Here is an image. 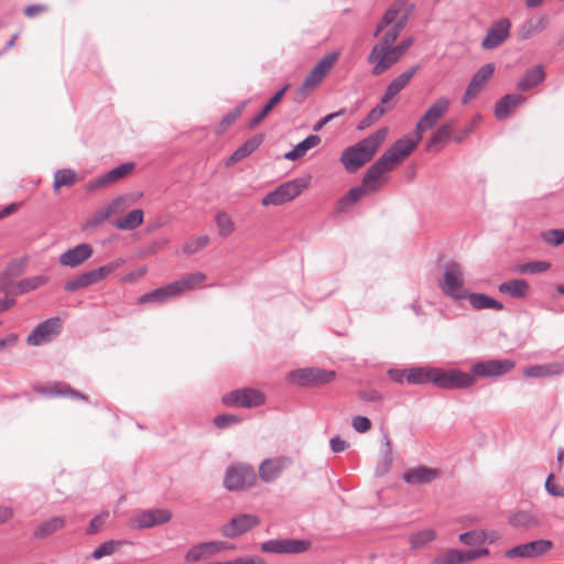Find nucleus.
I'll return each instance as SVG.
<instances>
[{"mask_svg":"<svg viewBox=\"0 0 564 564\" xmlns=\"http://www.w3.org/2000/svg\"><path fill=\"white\" fill-rule=\"evenodd\" d=\"M415 142L403 138L399 139L388 149L366 172L360 186L351 188L337 204L338 212L343 213L354 206L360 198L379 189L383 175L395 169L413 150Z\"/></svg>","mask_w":564,"mask_h":564,"instance_id":"1","label":"nucleus"},{"mask_svg":"<svg viewBox=\"0 0 564 564\" xmlns=\"http://www.w3.org/2000/svg\"><path fill=\"white\" fill-rule=\"evenodd\" d=\"M387 135L388 128H381L356 144L345 149L341 153L340 162L346 171L354 173L369 162Z\"/></svg>","mask_w":564,"mask_h":564,"instance_id":"2","label":"nucleus"},{"mask_svg":"<svg viewBox=\"0 0 564 564\" xmlns=\"http://www.w3.org/2000/svg\"><path fill=\"white\" fill-rule=\"evenodd\" d=\"M411 11L412 7L406 0H395L376 28L375 36H379L382 33L378 43L393 46L401 31L406 25Z\"/></svg>","mask_w":564,"mask_h":564,"instance_id":"3","label":"nucleus"},{"mask_svg":"<svg viewBox=\"0 0 564 564\" xmlns=\"http://www.w3.org/2000/svg\"><path fill=\"white\" fill-rule=\"evenodd\" d=\"M223 482L229 491H243L256 485L257 475L251 465L235 463L227 467Z\"/></svg>","mask_w":564,"mask_h":564,"instance_id":"4","label":"nucleus"},{"mask_svg":"<svg viewBox=\"0 0 564 564\" xmlns=\"http://www.w3.org/2000/svg\"><path fill=\"white\" fill-rule=\"evenodd\" d=\"M221 401L230 408L251 409L262 405L265 402V395L258 389L240 388L224 394Z\"/></svg>","mask_w":564,"mask_h":564,"instance_id":"5","label":"nucleus"},{"mask_svg":"<svg viewBox=\"0 0 564 564\" xmlns=\"http://www.w3.org/2000/svg\"><path fill=\"white\" fill-rule=\"evenodd\" d=\"M464 272L462 267L456 262L447 263L444 268L443 279L440 282L442 291L456 300L466 297L464 290Z\"/></svg>","mask_w":564,"mask_h":564,"instance_id":"6","label":"nucleus"},{"mask_svg":"<svg viewBox=\"0 0 564 564\" xmlns=\"http://www.w3.org/2000/svg\"><path fill=\"white\" fill-rule=\"evenodd\" d=\"M307 186V181L303 178H294L292 181H288L276 187L274 191L270 192L262 198L263 206H280L283 205L295 197H297L301 192Z\"/></svg>","mask_w":564,"mask_h":564,"instance_id":"7","label":"nucleus"},{"mask_svg":"<svg viewBox=\"0 0 564 564\" xmlns=\"http://www.w3.org/2000/svg\"><path fill=\"white\" fill-rule=\"evenodd\" d=\"M476 379L459 369L444 370L436 368L434 386L444 390L466 389L474 386Z\"/></svg>","mask_w":564,"mask_h":564,"instance_id":"8","label":"nucleus"},{"mask_svg":"<svg viewBox=\"0 0 564 564\" xmlns=\"http://www.w3.org/2000/svg\"><path fill=\"white\" fill-rule=\"evenodd\" d=\"M400 59L393 46L381 43H377L367 57L368 63L372 65L371 74L373 76L383 74Z\"/></svg>","mask_w":564,"mask_h":564,"instance_id":"9","label":"nucleus"},{"mask_svg":"<svg viewBox=\"0 0 564 564\" xmlns=\"http://www.w3.org/2000/svg\"><path fill=\"white\" fill-rule=\"evenodd\" d=\"M451 106V100L447 97L437 98L430 108L425 111L422 118L417 121L415 131L417 134V140L414 141L415 145L422 139L423 132L431 130L441 118L447 112Z\"/></svg>","mask_w":564,"mask_h":564,"instance_id":"10","label":"nucleus"},{"mask_svg":"<svg viewBox=\"0 0 564 564\" xmlns=\"http://www.w3.org/2000/svg\"><path fill=\"white\" fill-rule=\"evenodd\" d=\"M235 550V545L226 541H209L202 542L192 546L185 553V561L187 563H196L202 560H207L218 553Z\"/></svg>","mask_w":564,"mask_h":564,"instance_id":"11","label":"nucleus"},{"mask_svg":"<svg viewBox=\"0 0 564 564\" xmlns=\"http://www.w3.org/2000/svg\"><path fill=\"white\" fill-rule=\"evenodd\" d=\"M260 524V518L252 513H240L221 525L220 533L228 539L238 538Z\"/></svg>","mask_w":564,"mask_h":564,"instance_id":"12","label":"nucleus"},{"mask_svg":"<svg viewBox=\"0 0 564 564\" xmlns=\"http://www.w3.org/2000/svg\"><path fill=\"white\" fill-rule=\"evenodd\" d=\"M291 377L303 387H319L332 382L336 377V372L322 368H304L293 371Z\"/></svg>","mask_w":564,"mask_h":564,"instance_id":"13","label":"nucleus"},{"mask_svg":"<svg viewBox=\"0 0 564 564\" xmlns=\"http://www.w3.org/2000/svg\"><path fill=\"white\" fill-rule=\"evenodd\" d=\"M172 512L169 509H148L135 513L129 521L132 529H149L169 522Z\"/></svg>","mask_w":564,"mask_h":564,"instance_id":"14","label":"nucleus"},{"mask_svg":"<svg viewBox=\"0 0 564 564\" xmlns=\"http://www.w3.org/2000/svg\"><path fill=\"white\" fill-rule=\"evenodd\" d=\"M514 366L516 362L510 359H489L474 364L470 375L474 378L500 377L511 371Z\"/></svg>","mask_w":564,"mask_h":564,"instance_id":"15","label":"nucleus"},{"mask_svg":"<svg viewBox=\"0 0 564 564\" xmlns=\"http://www.w3.org/2000/svg\"><path fill=\"white\" fill-rule=\"evenodd\" d=\"M292 458L285 455L265 458L259 465V478L267 484L273 482L292 465Z\"/></svg>","mask_w":564,"mask_h":564,"instance_id":"16","label":"nucleus"},{"mask_svg":"<svg viewBox=\"0 0 564 564\" xmlns=\"http://www.w3.org/2000/svg\"><path fill=\"white\" fill-rule=\"evenodd\" d=\"M310 545V542L305 540L275 539L262 543L261 551L278 554H299L307 551Z\"/></svg>","mask_w":564,"mask_h":564,"instance_id":"17","label":"nucleus"},{"mask_svg":"<svg viewBox=\"0 0 564 564\" xmlns=\"http://www.w3.org/2000/svg\"><path fill=\"white\" fill-rule=\"evenodd\" d=\"M62 323L58 317H53L39 324L28 336L26 343L31 346H39L52 340L61 332Z\"/></svg>","mask_w":564,"mask_h":564,"instance_id":"18","label":"nucleus"},{"mask_svg":"<svg viewBox=\"0 0 564 564\" xmlns=\"http://www.w3.org/2000/svg\"><path fill=\"white\" fill-rule=\"evenodd\" d=\"M511 22L503 18L491 24L481 42L484 50H494L502 45L510 36Z\"/></svg>","mask_w":564,"mask_h":564,"instance_id":"19","label":"nucleus"},{"mask_svg":"<svg viewBox=\"0 0 564 564\" xmlns=\"http://www.w3.org/2000/svg\"><path fill=\"white\" fill-rule=\"evenodd\" d=\"M553 547L550 540H535L517 545L506 552L508 557L534 558L547 553Z\"/></svg>","mask_w":564,"mask_h":564,"instance_id":"20","label":"nucleus"},{"mask_svg":"<svg viewBox=\"0 0 564 564\" xmlns=\"http://www.w3.org/2000/svg\"><path fill=\"white\" fill-rule=\"evenodd\" d=\"M133 169H134V163H132V162L123 163V164L110 170L106 174L90 181L87 185V189L93 192V191H97L99 188L107 187L110 184H113V183L120 181L121 178L126 177L127 175H129L133 171Z\"/></svg>","mask_w":564,"mask_h":564,"instance_id":"21","label":"nucleus"},{"mask_svg":"<svg viewBox=\"0 0 564 564\" xmlns=\"http://www.w3.org/2000/svg\"><path fill=\"white\" fill-rule=\"evenodd\" d=\"M495 72V65L492 63L485 64L481 66L476 74L473 76L467 89L463 96L462 102L465 105L474 99L480 90L484 88L486 83L491 78Z\"/></svg>","mask_w":564,"mask_h":564,"instance_id":"22","label":"nucleus"},{"mask_svg":"<svg viewBox=\"0 0 564 564\" xmlns=\"http://www.w3.org/2000/svg\"><path fill=\"white\" fill-rule=\"evenodd\" d=\"M338 59L337 53H329L326 56H324L308 73L306 78L304 79L305 86H311L313 89H315L326 77V75L329 73V70L333 68L335 63Z\"/></svg>","mask_w":564,"mask_h":564,"instance_id":"23","label":"nucleus"},{"mask_svg":"<svg viewBox=\"0 0 564 564\" xmlns=\"http://www.w3.org/2000/svg\"><path fill=\"white\" fill-rule=\"evenodd\" d=\"M93 247L89 243H80L59 256V263L64 267L76 268L86 262L93 256Z\"/></svg>","mask_w":564,"mask_h":564,"instance_id":"24","label":"nucleus"},{"mask_svg":"<svg viewBox=\"0 0 564 564\" xmlns=\"http://www.w3.org/2000/svg\"><path fill=\"white\" fill-rule=\"evenodd\" d=\"M441 476V470L426 466H417L403 474V480L412 486H422L430 484Z\"/></svg>","mask_w":564,"mask_h":564,"instance_id":"25","label":"nucleus"},{"mask_svg":"<svg viewBox=\"0 0 564 564\" xmlns=\"http://www.w3.org/2000/svg\"><path fill=\"white\" fill-rule=\"evenodd\" d=\"M420 66L415 65L409 68L408 70L400 74L397 78H394L387 87L384 95L381 98L382 104H388L392 100L411 80V78L416 74Z\"/></svg>","mask_w":564,"mask_h":564,"instance_id":"26","label":"nucleus"},{"mask_svg":"<svg viewBox=\"0 0 564 564\" xmlns=\"http://www.w3.org/2000/svg\"><path fill=\"white\" fill-rule=\"evenodd\" d=\"M525 97L518 94H509L500 98L495 108V117L498 120H506L512 111L525 102Z\"/></svg>","mask_w":564,"mask_h":564,"instance_id":"27","label":"nucleus"},{"mask_svg":"<svg viewBox=\"0 0 564 564\" xmlns=\"http://www.w3.org/2000/svg\"><path fill=\"white\" fill-rule=\"evenodd\" d=\"M564 373V362H550L543 365H533L523 369V375L529 378H549Z\"/></svg>","mask_w":564,"mask_h":564,"instance_id":"28","label":"nucleus"},{"mask_svg":"<svg viewBox=\"0 0 564 564\" xmlns=\"http://www.w3.org/2000/svg\"><path fill=\"white\" fill-rule=\"evenodd\" d=\"M176 296V291L174 289L173 283L171 282L164 286L158 288L151 292L141 295L138 300V303H163Z\"/></svg>","mask_w":564,"mask_h":564,"instance_id":"29","label":"nucleus"},{"mask_svg":"<svg viewBox=\"0 0 564 564\" xmlns=\"http://www.w3.org/2000/svg\"><path fill=\"white\" fill-rule=\"evenodd\" d=\"M207 279V275L203 272H194L189 273L185 276H183L180 280L173 281L174 289L176 291L177 296L182 295L183 293L193 291L197 288H199L203 282H205Z\"/></svg>","mask_w":564,"mask_h":564,"instance_id":"30","label":"nucleus"},{"mask_svg":"<svg viewBox=\"0 0 564 564\" xmlns=\"http://www.w3.org/2000/svg\"><path fill=\"white\" fill-rule=\"evenodd\" d=\"M263 142V135L257 134L241 144L227 160L226 165H232L256 151Z\"/></svg>","mask_w":564,"mask_h":564,"instance_id":"31","label":"nucleus"},{"mask_svg":"<svg viewBox=\"0 0 564 564\" xmlns=\"http://www.w3.org/2000/svg\"><path fill=\"white\" fill-rule=\"evenodd\" d=\"M545 79L543 66L536 65L527 70L523 77L518 82V89L522 93L529 91L540 85Z\"/></svg>","mask_w":564,"mask_h":564,"instance_id":"32","label":"nucleus"},{"mask_svg":"<svg viewBox=\"0 0 564 564\" xmlns=\"http://www.w3.org/2000/svg\"><path fill=\"white\" fill-rule=\"evenodd\" d=\"M436 368L433 367H413L408 369L406 382L410 384L433 383Z\"/></svg>","mask_w":564,"mask_h":564,"instance_id":"33","label":"nucleus"},{"mask_svg":"<svg viewBox=\"0 0 564 564\" xmlns=\"http://www.w3.org/2000/svg\"><path fill=\"white\" fill-rule=\"evenodd\" d=\"M529 283L522 279H514L502 282L498 286V291L502 294H508L514 299L525 297L529 292Z\"/></svg>","mask_w":564,"mask_h":564,"instance_id":"34","label":"nucleus"},{"mask_svg":"<svg viewBox=\"0 0 564 564\" xmlns=\"http://www.w3.org/2000/svg\"><path fill=\"white\" fill-rule=\"evenodd\" d=\"M469 302V304L475 310H495V311H501L503 308V305L501 302L495 300L494 297H490L482 293H466V297Z\"/></svg>","mask_w":564,"mask_h":564,"instance_id":"35","label":"nucleus"},{"mask_svg":"<svg viewBox=\"0 0 564 564\" xmlns=\"http://www.w3.org/2000/svg\"><path fill=\"white\" fill-rule=\"evenodd\" d=\"M453 122L442 124L431 137L427 149L430 151H438L445 143H447L453 134Z\"/></svg>","mask_w":564,"mask_h":564,"instance_id":"36","label":"nucleus"},{"mask_svg":"<svg viewBox=\"0 0 564 564\" xmlns=\"http://www.w3.org/2000/svg\"><path fill=\"white\" fill-rule=\"evenodd\" d=\"M321 143V138L316 134H311L302 142L296 144L293 150L286 152L284 158L290 161H295L303 158L306 152Z\"/></svg>","mask_w":564,"mask_h":564,"instance_id":"37","label":"nucleus"},{"mask_svg":"<svg viewBox=\"0 0 564 564\" xmlns=\"http://www.w3.org/2000/svg\"><path fill=\"white\" fill-rule=\"evenodd\" d=\"M65 518L64 517H53L52 519L42 522L37 525V528L34 530L33 535L35 539H45L56 531L61 530L65 525Z\"/></svg>","mask_w":564,"mask_h":564,"instance_id":"38","label":"nucleus"},{"mask_svg":"<svg viewBox=\"0 0 564 564\" xmlns=\"http://www.w3.org/2000/svg\"><path fill=\"white\" fill-rule=\"evenodd\" d=\"M144 213L142 209H134L115 221V226L120 230H133L143 223Z\"/></svg>","mask_w":564,"mask_h":564,"instance_id":"39","label":"nucleus"},{"mask_svg":"<svg viewBox=\"0 0 564 564\" xmlns=\"http://www.w3.org/2000/svg\"><path fill=\"white\" fill-rule=\"evenodd\" d=\"M509 523L519 529H529L539 524V519L530 511H517L509 517Z\"/></svg>","mask_w":564,"mask_h":564,"instance_id":"40","label":"nucleus"},{"mask_svg":"<svg viewBox=\"0 0 564 564\" xmlns=\"http://www.w3.org/2000/svg\"><path fill=\"white\" fill-rule=\"evenodd\" d=\"M47 282V278L44 275H36L28 279H23L17 282L13 286L14 294H24L30 291L37 289L39 286L45 284Z\"/></svg>","mask_w":564,"mask_h":564,"instance_id":"41","label":"nucleus"},{"mask_svg":"<svg viewBox=\"0 0 564 564\" xmlns=\"http://www.w3.org/2000/svg\"><path fill=\"white\" fill-rule=\"evenodd\" d=\"M40 392L48 395H69L75 399L87 401V397L85 394L72 389L69 386L65 383H55L48 389H41Z\"/></svg>","mask_w":564,"mask_h":564,"instance_id":"42","label":"nucleus"},{"mask_svg":"<svg viewBox=\"0 0 564 564\" xmlns=\"http://www.w3.org/2000/svg\"><path fill=\"white\" fill-rule=\"evenodd\" d=\"M95 283H96V281H95V278H94L93 272L90 270V271L84 272V273L75 276L74 279L68 280L65 283L64 289L67 292H75V291H78L80 289H85V288H87L89 285H93Z\"/></svg>","mask_w":564,"mask_h":564,"instance_id":"43","label":"nucleus"},{"mask_svg":"<svg viewBox=\"0 0 564 564\" xmlns=\"http://www.w3.org/2000/svg\"><path fill=\"white\" fill-rule=\"evenodd\" d=\"M215 223L217 226L218 235L228 237L234 234L236 226L231 217L224 210H218L215 215Z\"/></svg>","mask_w":564,"mask_h":564,"instance_id":"44","label":"nucleus"},{"mask_svg":"<svg viewBox=\"0 0 564 564\" xmlns=\"http://www.w3.org/2000/svg\"><path fill=\"white\" fill-rule=\"evenodd\" d=\"M248 101L245 100L240 102L236 108L230 110L220 121L218 127L216 128V133H224L243 112Z\"/></svg>","mask_w":564,"mask_h":564,"instance_id":"45","label":"nucleus"},{"mask_svg":"<svg viewBox=\"0 0 564 564\" xmlns=\"http://www.w3.org/2000/svg\"><path fill=\"white\" fill-rule=\"evenodd\" d=\"M76 181L77 174L73 170H58L54 175V191H58L63 186H72Z\"/></svg>","mask_w":564,"mask_h":564,"instance_id":"46","label":"nucleus"},{"mask_svg":"<svg viewBox=\"0 0 564 564\" xmlns=\"http://www.w3.org/2000/svg\"><path fill=\"white\" fill-rule=\"evenodd\" d=\"M209 243V237L207 235L191 237L183 246V252L186 256H192Z\"/></svg>","mask_w":564,"mask_h":564,"instance_id":"47","label":"nucleus"},{"mask_svg":"<svg viewBox=\"0 0 564 564\" xmlns=\"http://www.w3.org/2000/svg\"><path fill=\"white\" fill-rule=\"evenodd\" d=\"M462 551L449 549L434 557L433 564H462Z\"/></svg>","mask_w":564,"mask_h":564,"instance_id":"48","label":"nucleus"},{"mask_svg":"<svg viewBox=\"0 0 564 564\" xmlns=\"http://www.w3.org/2000/svg\"><path fill=\"white\" fill-rule=\"evenodd\" d=\"M435 538V532L432 529H425L413 533L409 541L413 549H420L429 544Z\"/></svg>","mask_w":564,"mask_h":564,"instance_id":"49","label":"nucleus"},{"mask_svg":"<svg viewBox=\"0 0 564 564\" xmlns=\"http://www.w3.org/2000/svg\"><path fill=\"white\" fill-rule=\"evenodd\" d=\"M123 264L122 259H117L112 262H109L102 267H99L97 269L91 270L93 275L95 278L96 283L106 279L109 274L115 272L117 269H119Z\"/></svg>","mask_w":564,"mask_h":564,"instance_id":"50","label":"nucleus"},{"mask_svg":"<svg viewBox=\"0 0 564 564\" xmlns=\"http://www.w3.org/2000/svg\"><path fill=\"white\" fill-rule=\"evenodd\" d=\"M122 542L109 540L104 543H101L98 547L95 549L93 552V557L95 560H100L104 556H109L116 552L119 545H121Z\"/></svg>","mask_w":564,"mask_h":564,"instance_id":"51","label":"nucleus"},{"mask_svg":"<svg viewBox=\"0 0 564 564\" xmlns=\"http://www.w3.org/2000/svg\"><path fill=\"white\" fill-rule=\"evenodd\" d=\"M550 267H551V264L546 261H534V262H529V263H523V264L518 265L516 271L521 274H525V273L534 274V273L544 272Z\"/></svg>","mask_w":564,"mask_h":564,"instance_id":"52","label":"nucleus"},{"mask_svg":"<svg viewBox=\"0 0 564 564\" xmlns=\"http://www.w3.org/2000/svg\"><path fill=\"white\" fill-rule=\"evenodd\" d=\"M542 239L550 246L558 247L564 243V229H551L542 234Z\"/></svg>","mask_w":564,"mask_h":564,"instance_id":"53","label":"nucleus"},{"mask_svg":"<svg viewBox=\"0 0 564 564\" xmlns=\"http://www.w3.org/2000/svg\"><path fill=\"white\" fill-rule=\"evenodd\" d=\"M386 110L381 106L375 107L358 124L359 130H364L370 127L372 123L378 121L383 115Z\"/></svg>","mask_w":564,"mask_h":564,"instance_id":"54","label":"nucleus"},{"mask_svg":"<svg viewBox=\"0 0 564 564\" xmlns=\"http://www.w3.org/2000/svg\"><path fill=\"white\" fill-rule=\"evenodd\" d=\"M486 539V533L484 531H469L459 535V541L467 545L484 543Z\"/></svg>","mask_w":564,"mask_h":564,"instance_id":"55","label":"nucleus"},{"mask_svg":"<svg viewBox=\"0 0 564 564\" xmlns=\"http://www.w3.org/2000/svg\"><path fill=\"white\" fill-rule=\"evenodd\" d=\"M109 217L110 216L107 213L106 208H100L87 218L85 227L87 229L96 228L104 224Z\"/></svg>","mask_w":564,"mask_h":564,"instance_id":"56","label":"nucleus"},{"mask_svg":"<svg viewBox=\"0 0 564 564\" xmlns=\"http://www.w3.org/2000/svg\"><path fill=\"white\" fill-rule=\"evenodd\" d=\"M289 88L290 85H285L279 91H276L260 110V112L267 117L270 111L281 101Z\"/></svg>","mask_w":564,"mask_h":564,"instance_id":"57","label":"nucleus"},{"mask_svg":"<svg viewBox=\"0 0 564 564\" xmlns=\"http://www.w3.org/2000/svg\"><path fill=\"white\" fill-rule=\"evenodd\" d=\"M240 422V417L235 414H220L215 416L214 424L218 429H225L232 424H237Z\"/></svg>","mask_w":564,"mask_h":564,"instance_id":"58","label":"nucleus"},{"mask_svg":"<svg viewBox=\"0 0 564 564\" xmlns=\"http://www.w3.org/2000/svg\"><path fill=\"white\" fill-rule=\"evenodd\" d=\"M128 207L127 205V198L123 196H119L115 198L109 205H107L105 208L109 216H112L115 214H119L126 210Z\"/></svg>","mask_w":564,"mask_h":564,"instance_id":"59","label":"nucleus"},{"mask_svg":"<svg viewBox=\"0 0 564 564\" xmlns=\"http://www.w3.org/2000/svg\"><path fill=\"white\" fill-rule=\"evenodd\" d=\"M351 426L358 433H366L371 429V421L361 415H357L351 420Z\"/></svg>","mask_w":564,"mask_h":564,"instance_id":"60","label":"nucleus"},{"mask_svg":"<svg viewBox=\"0 0 564 564\" xmlns=\"http://www.w3.org/2000/svg\"><path fill=\"white\" fill-rule=\"evenodd\" d=\"M545 489L551 496L564 497V487H561L560 485L555 484L553 474L549 475V477L546 478Z\"/></svg>","mask_w":564,"mask_h":564,"instance_id":"61","label":"nucleus"},{"mask_svg":"<svg viewBox=\"0 0 564 564\" xmlns=\"http://www.w3.org/2000/svg\"><path fill=\"white\" fill-rule=\"evenodd\" d=\"M107 518H108V512H105V513L98 514L94 519H91V521L87 528V533L88 534L97 533L104 527Z\"/></svg>","mask_w":564,"mask_h":564,"instance_id":"62","label":"nucleus"},{"mask_svg":"<svg viewBox=\"0 0 564 564\" xmlns=\"http://www.w3.org/2000/svg\"><path fill=\"white\" fill-rule=\"evenodd\" d=\"M220 564H264V561L259 556H243L220 562Z\"/></svg>","mask_w":564,"mask_h":564,"instance_id":"63","label":"nucleus"},{"mask_svg":"<svg viewBox=\"0 0 564 564\" xmlns=\"http://www.w3.org/2000/svg\"><path fill=\"white\" fill-rule=\"evenodd\" d=\"M345 112V110H338L336 112H332L323 117L321 120H318L314 126L313 130L315 132L321 131L325 124H327L329 121H332L334 118L341 116Z\"/></svg>","mask_w":564,"mask_h":564,"instance_id":"64","label":"nucleus"}]
</instances>
